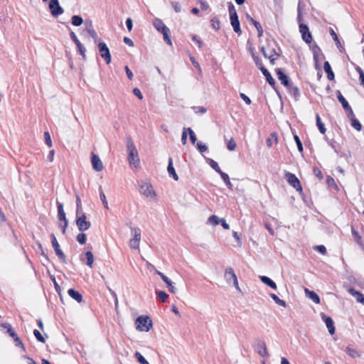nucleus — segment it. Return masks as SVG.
I'll return each instance as SVG.
<instances>
[{"label": "nucleus", "instance_id": "obj_28", "mask_svg": "<svg viewBox=\"0 0 364 364\" xmlns=\"http://www.w3.org/2000/svg\"><path fill=\"white\" fill-rule=\"evenodd\" d=\"M337 98L339 102L341 104L343 109H350V106L348 104V101L346 100V98L343 96L341 92L339 90H337Z\"/></svg>", "mask_w": 364, "mask_h": 364}, {"label": "nucleus", "instance_id": "obj_10", "mask_svg": "<svg viewBox=\"0 0 364 364\" xmlns=\"http://www.w3.org/2000/svg\"><path fill=\"white\" fill-rule=\"evenodd\" d=\"M75 222L77 228L80 232H84L88 230L91 226L90 222L86 220V215L84 213H82V215L80 216L76 217Z\"/></svg>", "mask_w": 364, "mask_h": 364}, {"label": "nucleus", "instance_id": "obj_22", "mask_svg": "<svg viewBox=\"0 0 364 364\" xmlns=\"http://www.w3.org/2000/svg\"><path fill=\"white\" fill-rule=\"evenodd\" d=\"M167 171L170 176H171L175 181L178 180V176L175 171V168L173 165V159L172 158H169L168 164L167 166Z\"/></svg>", "mask_w": 364, "mask_h": 364}, {"label": "nucleus", "instance_id": "obj_64", "mask_svg": "<svg viewBox=\"0 0 364 364\" xmlns=\"http://www.w3.org/2000/svg\"><path fill=\"white\" fill-rule=\"evenodd\" d=\"M133 94L136 96L139 100H142L143 95L140 90L137 87H135L133 89Z\"/></svg>", "mask_w": 364, "mask_h": 364}, {"label": "nucleus", "instance_id": "obj_5", "mask_svg": "<svg viewBox=\"0 0 364 364\" xmlns=\"http://www.w3.org/2000/svg\"><path fill=\"white\" fill-rule=\"evenodd\" d=\"M50 239H51L52 246L54 249V251H55L56 255L58 256V257L60 259V260L62 262L66 263L67 262L66 256L63 253V252L61 250V249L60 247V245L53 233H51Z\"/></svg>", "mask_w": 364, "mask_h": 364}, {"label": "nucleus", "instance_id": "obj_13", "mask_svg": "<svg viewBox=\"0 0 364 364\" xmlns=\"http://www.w3.org/2000/svg\"><path fill=\"white\" fill-rule=\"evenodd\" d=\"M276 74L278 79L280 80L281 84L284 87H287L292 83L289 77L284 73V70L282 68H277Z\"/></svg>", "mask_w": 364, "mask_h": 364}, {"label": "nucleus", "instance_id": "obj_26", "mask_svg": "<svg viewBox=\"0 0 364 364\" xmlns=\"http://www.w3.org/2000/svg\"><path fill=\"white\" fill-rule=\"evenodd\" d=\"M323 69H324V71L327 74V78L329 80H334V77H335L334 73L333 72L330 63L328 61H325L324 62V63H323Z\"/></svg>", "mask_w": 364, "mask_h": 364}, {"label": "nucleus", "instance_id": "obj_8", "mask_svg": "<svg viewBox=\"0 0 364 364\" xmlns=\"http://www.w3.org/2000/svg\"><path fill=\"white\" fill-rule=\"evenodd\" d=\"M285 178L287 179V182L296 191L300 192L302 191V187L300 181L295 174L290 172H286Z\"/></svg>", "mask_w": 364, "mask_h": 364}, {"label": "nucleus", "instance_id": "obj_54", "mask_svg": "<svg viewBox=\"0 0 364 364\" xmlns=\"http://www.w3.org/2000/svg\"><path fill=\"white\" fill-rule=\"evenodd\" d=\"M196 146L198 150L200 153H203L208 150V146L205 144H203L201 141H198L196 144Z\"/></svg>", "mask_w": 364, "mask_h": 364}, {"label": "nucleus", "instance_id": "obj_24", "mask_svg": "<svg viewBox=\"0 0 364 364\" xmlns=\"http://www.w3.org/2000/svg\"><path fill=\"white\" fill-rule=\"evenodd\" d=\"M310 48L313 53L314 60L315 62L316 66L318 67V53L321 51V48L316 43H314L313 45L310 46Z\"/></svg>", "mask_w": 364, "mask_h": 364}, {"label": "nucleus", "instance_id": "obj_45", "mask_svg": "<svg viewBox=\"0 0 364 364\" xmlns=\"http://www.w3.org/2000/svg\"><path fill=\"white\" fill-rule=\"evenodd\" d=\"M351 126L357 131H360L362 129V124L356 118L351 119Z\"/></svg>", "mask_w": 364, "mask_h": 364}, {"label": "nucleus", "instance_id": "obj_20", "mask_svg": "<svg viewBox=\"0 0 364 364\" xmlns=\"http://www.w3.org/2000/svg\"><path fill=\"white\" fill-rule=\"evenodd\" d=\"M154 26L155 28L161 33L164 32H170L169 28L164 24L162 20L159 18H156L154 20Z\"/></svg>", "mask_w": 364, "mask_h": 364}, {"label": "nucleus", "instance_id": "obj_39", "mask_svg": "<svg viewBox=\"0 0 364 364\" xmlns=\"http://www.w3.org/2000/svg\"><path fill=\"white\" fill-rule=\"evenodd\" d=\"M211 26L213 29L218 31L220 29V21L218 17L215 16L210 19Z\"/></svg>", "mask_w": 364, "mask_h": 364}, {"label": "nucleus", "instance_id": "obj_58", "mask_svg": "<svg viewBox=\"0 0 364 364\" xmlns=\"http://www.w3.org/2000/svg\"><path fill=\"white\" fill-rule=\"evenodd\" d=\"M187 134H188L187 128H183L181 135V142L183 145L186 144L187 143Z\"/></svg>", "mask_w": 364, "mask_h": 364}, {"label": "nucleus", "instance_id": "obj_53", "mask_svg": "<svg viewBox=\"0 0 364 364\" xmlns=\"http://www.w3.org/2000/svg\"><path fill=\"white\" fill-rule=\"evenodd\" d=\"M228 11L230 16H237V11L235 10V6L232 2L228 3Z\"/></svg>", "mask_w": 364, "mask_h": 364}, {"label": "nucleus", "instance_id": "obj_31", "mask_svg": "<svg viewBox=\"0 0 364 364\" xmlns=\"http://www.w3.org/2000/svg\"><path fill=\"white\" fill-rule=\"evenodd\" d=\"M58 208V218L60 221L68 220L65 216V213L63 209V205L61 203L57 202Z\"/></svg>", "mask_w": 364, "mask_h": 364}, {"label": "nucleus", "instance_id": "obj_44", "mask_svg": "<svg viewBox=\"0 0 364 364\" xmlns=\"http://www.w3.org/2000/svg\"><path fill=\"white\" fill-rule=\"evenodd\" d=\"M329 33H330V35L332 36L333 41H335L337 47L339 48L341 46V41H340L337 34L333 31V29L331 28L329 30Z\"/></svg>", "mask_w": 364, "mask_h": 364}, {"label": "nucleus", "instance_id": "obj_2", "mask_svg": "<svg viewBox=\"0 0 364 364\" xmlns=\"http://www.w3.org/2000/svg\"><path fill=\"white\" fill-rule=\"evenodd\" d=\"M138 331L148 332L152 327V321L148 316H140L135 321Z\"/></svg>", "mask_w": 364, "mask_h": 364}, {"label": "nucleus", "instance_id": "obj_14", "mask_svg": "<svg viewBox=\"0 0 364 364\" xmlns=\"http://www.w3.org/2000/svg\"><path fill=\"white\" fill-rule=\"evenodd\" d=\"M156 273L161 277L163 282L166 284L168 291L171 293H176V289L173 286V284L171 282V280L168 277H167L164 273L161 272L159 270H156Z\"/></svg>", "mask_w": 364, "mask_h": 364}, {"label": "nucleus", "instance_id": "obj_29", "mask_svg": "<svg viewBox=\"0 0 364 364\" xmlns=\"http://www.w3.org/2000/svg\"><path fill=\"white\" fill-rule=\"evenodd\" d=\"M261 282L273 289H277V287L276 283L269 277L267 276H260Z\"/></svg>", "mask_w": 364, "mask_h": 364}, {"label": "nucleus", "instance_id": "obj_30", "mask_svg": "<svg viewBox=\"0 0 364 364\" xmlns=\"http://www.w3.org/2000/svg\"><path fill=\"white\" fill-rule=\"evenodd\" d=\"M261 72L262 73V74L264 75V76L266 78V80L267 82L272 87L274 88V85H275V80L272 77V75L270 74V73L268 71V70L264 68L263 69H262Z\"/></svg>", "mask_w": 364, "mask_h": 364}, {"label": "nucleus", "instance_id": "obj_50", "mask_svg": "<svg viewBox=\"0 0 364 364\" xmlns=\"http://www.w3.org/2000/svg\"><path fill=\"white\" fill-rule=\"evenodd\" d=\"M222 179L225 183L226 186L229 189L232 190V184L231 183L229 176L227 173L225 176L222 175Z\"/></svg>", "mask_w": 364, "mask_h": 364}, {"label": "nucleus", "instance_id": "obj_57", "mask_svg": "<svg viewBox=\"0 0 364 364\" xmlns=\"http://www.w3.org/2000/svg\"><path fill=\"white\" fill-rule=\"evenodd\" d=\"M190 60L191 61L193 65L198 69L199 73H201V68L200 67L199 63L196 61V58L193 56H190Z\"/></svg>", "mask_w": 364, "mask_h": 364}, {"label": "nucleus", "instance_id": "obj_63", "mask_svg": "<svg viewBox=\"0 0 364 364\" xmlns=\"http://www.w3.org/2000/svg\"><path fill=\"white\" fill-rule=\"evenodd\" d=\"M162 34L164 40L166 42V43L171 46L172 43L169 36V32H164Z\"/></svg>", "mask_w": 364, "mask_h": 364}, {"label": "nucleus", "instance_id": "obj_27", "mask_svg": "<svg viewBox=\"0 0 364 364\" xmlns=\"http://www.w3.org/2000/svg\"><path fill=\"white\" fill-rule=\"evenodd\" d=\"M306 296L312 300L315 304H320L321 300L319 296L314 291H311L308 289H305Z\"/></svg>", "mask_w": 364, "mask_h": 364}, {"label": "nucleus", "instance_id": "obj_15", "mask_svg": "<svg viewBox=\"0 0 364 364\" xmlns=\"http://www.w3.org/2000/svg\"><path fill=\"white\" fill-rule=\"evenodd\" d=\"M321 318L322 320L325 322L329 333L331 335H333L335 333L336 328L334 326V322L333 319L330 316H328L324 314H321Z\"/></svg>", "mask_w": 364, "mask_h": 364}, {"label": "nucleus", "instance_id": "obj_46", "mask_svg": "<svg viewBox=\"0 0 364 364\" xmlns=\"http://www.w3.org/2000/svg\"><path fill=\"white\" fill-rule=\"evenodd\" d=\"M294 141H295V142L296 144L298 151L299 152H302L303 150H304L303 144H302V142L300 140V138L299 137V136L296 135V134H294Z\"/></svg>", "mask_w": 364, "mask_h": 364}, {"label": "nucleus", "instance_id": "obj_35", "mask_svg": "<svg viewBox=\"0 0 364 364\" xmlns=\"http://www.w3.org/2000/svg\"><path fill=\"white\" fill-rule=\"evenodd\" d=\"M351 232H352L353 236L355 238V242L358 243V245H359L360 246H363L362 237L358 233V232L357 230H355L353 228H352Z\"/></svg>", "mask_w": 364, "mask_h": 364}, {"label": "nucleus", "instance_id": "obj_48", "mask_svg": "<svg viewBox=\"0 0 364 364\" xmlns=\"http://www.w3.org/2000/svg\"><path fill=\"white\" fill-rule=\"evenodd\" d=\"M256 66L260 70H262V69L264 68L265 67L262 64V61L261 60V58L259 57H258L257 55L255 56L252 58Z\"/></svg>", "mask_w": 364, "mask_h": 364}, {"label": "nucleus", "instance_id": "obj_34", "mask_svg": "<svg viewBox=\"0 0 364 364\" xmlns=\"http://www.w3.org/2000/svg\"><path fill=\"white\" fill-rule=\"evenodd\" d=\"M71 23L75 26H80L83 23V18L78 15H74L71 18Z\"/></svg>", "mask_w": 364, "mask_h": 364}, {"label": "nucleus", "instance_id": "obj_23", "mask_svg": "<svg viewBox=\"0 0 364 364\" xmlns=\"http://www.w3.org/2000/svg\"><path fill=\"white\" fill-rule=\"evenodd\" d=\"M289 94L294 98L295 100H298L300 97V92L298 87L294 86L292 83L287 87Z\"/></svg>", "mask_w": 364, "mask_h": 364}, {"label": "nucleus", "instance_id": "obj_4", "mask_svg": "<svg viewBox=\"0 0 364 364\" xmlns=\"http://www.w3.org/2000/svg\"><path fill=\"white\" fill-rule=\"evenodd\" d=\"M133 237L129 240V246L132 249H139L141 240V230L139 228H131Z\"/></svg>", "mask_w": 364, "mask_h": 364}, {"label": "nucleus", "instance_id": "obj_9", "mask_svg": "<svg viewBox=\"0 0 364 364\" xmlns=\"http://www.w3.org/2000/svg\"><path fill=\"white\" fill-rule=\"evenodd\" d=\"M299 32L301 34L302 40L307 44H310L312 42V35L309 31V28L307 24L300 23Z\"/></svg>", "mask_w": 364, "mask_h": 364}, {"label": "nucleus", "instance_id": "obj_33", "mask_svg": "<svg viewBox=\"0 0 364 364\" xmlns=\"http://www.w3.org/2000/svg\"><path fill=\"white\" fill-rule=\"evenodd\" d=\"M316 126L321 134H325L326 129L325 127V124L322 122L319 114L317 113L316 114Z\"/></svg>", "mask_w": 364, "mask_h": 364}, {"label": "nucleus", "instance_id": "obj_16", "mask_svg": "<svg viewBox=\"0 0 364 364\" xmlns=\"http://www.w3.org/2000/svg\"><path fill=\"white\" fill-rule=\"evenodd\" d=\"M91 162L92 168L96 171H101L103 169V164L100 157L92 153Z\"/></svg>", "mask_w": 364, "mask_h": 364}, {"label": "nucleus", "instance_id": "obj_56", "mask_svg": "<svg viewBox=\"0 0 364 364\" xmlns=\"http://www.w3.org/2000/svg\"><path fill=\"white\" fill-rule=\"evenodd\" d=\"M44 139L46 144L49 146H52V140L50 134L48 132H44Z\"/></svg>", "mask_w": 364, "mask_h": 364}, {"label": "nucleus", "instance_id": "obj_11", "mask_svg": "<svg viewBox=\"0 0 364 364\" xmlns=\"http://www.w3.org/2000/svg\"><path fill=\"white\" fill-rule=\"evenodd\" d=\"M48 6L53 16H58L64 12V10L60 5L58 0H50Z\"/></svg>", "mask_w": 364, "mask_h": 364}, {"label": "nucleus", "instance_id": "obj_59", "mask_svg": "<svg viewBox=\"0 0 364 364\" xmlns=\"http://www.w3.org/2000/svg\"><path fill=\"white\" fill-rule=\"evenodd\" d=\"M302 12H301V6H300V3L298 5V8H297V17H296V20L299 23V26L300 25V23H302Z\"/></svg>", "mask_w": 364, "mask_h": 364}, {"label": "nucleus", "instance_id": "obj_43", "mask_svg": "<svg viewBox=\"0 0 364 364\" xmlns=\"http://www.w3.org/2000/svg\"><path fill=\"white\" fill-rule=\"evenodd\" d=\"M134 356L140 364H149V362L139 352L136 351L134 354Z\"/></svg>", "mask_w": 364, "mask_h": 364}, {"label": "nucleus", "instance_id": "obj_17", "mask_svg": "<svg viewBox=\"0 0 364 364\" xmlns=\"http://www.w3.org/2000/svg\"><path fill=\"white\" fill-rule=\"evenodd\" d=\"M85 31L90 34L92 38L94 40L95 43H96L98 40V36L97 32L95 31L93 28V25L91 21H86L85 22Z\"/></svg>", "mask_w": 364, "mask_h": 364}, {"label": "nucleus", "instance_id": "obj_6", "mask_svg": "<svg viewBox=\"0 0 364 364\" xmlns=\"http://www.w3.org/2000/svg\"><path fill=\"white\" fill-rule=\"evenodd\" d=\"M97 48L100 53V56L105 60L107 64H109L112 60L109 49L105 42H100Z\"/></svg>", "mask_w": 364, "mask_h": 364}, {"label": "nucleus", "instance_id": "obj_60", "mask_svg": "<svg viewBox=\"0 0 364 364\" xmlns=\"http://www.w3.org/2000/svg\"><path fill=\"white\" fill-rule=\"evenodd\" d=\"M208 164L215 171H216L219 167L218 164L214 161L213 159H208Z\"/></svg>", "mask_w": 364, "mask_h": 364}, {"label": "nucleus", "instance_id": "obj_12", "mask_svg": "<svg viewBox=\"0 0 364 364\" xmlns=\"http://www.w3.org/2000/svg\"><path fill=\"white\" fill-rule=\"evenodd\" d=\"M139 192L146 197L153 198L156 196L151 184L142 183L139 185Z\"/></svg>", "mask_w": 364, "mask_h": 364}, {"label": "nucleus", "instance_id": "obj_41", "mask_svg": "<svg viewBox=\"0 0 364 364\" xmlns=\"http://www.w3.org/2000/svg\"><path fill=\"white\" fill-rule=\"evenodd\" d=\"M220 219L215 215H210L208 219V223L213 225H218L220 224Z\"/></svg>", "mask_w": 364, "mask_h": 364}, {"label": "nucleus", "instance_id": "obj_52", "mask_svg": "<svg viewBox=\"0 0 364 364\" xmlns=\"http://www.w3.org/2000/svg\"><path fill=\"white\" fill-rule=\"evenodd\" d=\"M33 334L38 341L41 343H45V338L38 330L35 329L33 331Z\"/></svg>", "mask_w": 364, "mask_h": 364}, {"label": "nucleus", "instance_id": "obj_32", "mask_svg": "<svg viewBox=\"0 0 364 364\" xmlns=\"http://www.w3.org/2000/svg\"><path fill=\"white\" fill-rule=\"evenodd\" d=\"M1 326L5 329H6L8 334L14 338L16 337L17 334L15 333L14 330L13 329L11 325L9 323H4L1 324Z\"/></svg>", "mask_w": 364, "mask_h": 364}, {"label": "nucleus", "instance_id": "obj_25", "mask_svg": "<svg viewBox=\"0 0 364 364\" xmlns=\"http://www.w3.org/2000/svg\"><path fill=\"white\" fill-rule=\"evenodd\" d=\"M68 294L72 299H73L78 303H80L82 301V294L78 291H76L74 289H70L68 291Z\"/></svg>", "mask_w": 364, "mask_h": 364}, {"label": "nucleus", "instance_id": "obj_18", "mask_svg": "<svg viewBox=\"0 0 364 364\" xmlns=\"http://www.w3.org/2000/svg\"><path fill=\"white\" fill-rule=\"evenodd\" d=\"M348 292L355 299L357 302L364 304V295L362 293L353 287L349 288Z\"/></svg>", "mask_w": 364, "mask_h": 364}, {"label": "nucleus", "instance_id": "obj_40", "mask_svg": "<svg viewBox=\"0 0 364 364\" xmlns=\"http://www.w3.org/2000/svg\"><path fill=\"white\" fill-rule=\"evenodd\" d=\"M346 353L348 355H350V357L354 358L360 356V354L358 353V352L355 349L352 348L350 347L346 348Z\"/></svg>", "mask_w": 364, "mask_h": 364}, {"label": "nucleus", "instance_id": "obj_55", "mask_svg": "<svg viewBox=\"0 0 364 364\" xmlns=\"http://www.w3.org/2000/svg\"><path fill=\"white\" fill-rule=\"evenodd\" d=\"M236 143L233 138H231L230 140L228 141L227 144V147L230 151H233L236 148Z\"/></svg>", "mask_w": 364, "mask_h": 364}, {"label": "nucleus", "instance_id": "obj_1", "mask_svg": "<svg viewBox=\"0 0 364 364\" xmlns=\"http://www.w3.org/2000/svg\"><path fill=\"white\" fill-rule=\"evenodd\" d=\"M125 142L128 151L127 159L130 165H134L136 166V165H138L139 163V157L134 141L131 136H127L126 138Z\"/></svg>", "mask_w": 364, "mask_h": 364}, {"label": "nucleus", "instance_id": "obj_42", "mask_svg": "<svg viewBox=\"0 0 364 364\" xmlns=\"http://www.w3.org/2000/svg\"><path fill=\"white\" fill-rule=\"evenodd\" d=\"M99 190H100V200H102L105 208L106 209H109L108 203H107V201L106 200L105 194L103 192L102 188L101 186L100 187Z\"/></svg>", "mask_w": 364, "mask_h": 364}, {"label": "nucleus", "instance_id": "obj_36", "mask_svg": "<svg viewBox=\"0 0 364 364\" xmlns=\"http://www.w3.org/2000/svg\"><path fill=\"white\" fill-rule=\"evenodd\" d=\"M156 294L157 295V298L162 302H165L167 301L168 295V294L162 290H156Z\"/></svg>", "mask_w": 364, "mask_h": 364}, {"label": "nucleus", "instance_id": "obj_38", "mask_svg": "<svg viewBox=\"0 0 364 364\" xmlns=\"http://www.w3.org/2000/svg\"><path fill=\"white\" fill-rule=\"evenodd\" d=\"M270 297L273 299V301L278 305L286 307L287 303L285 301L280 299L275 294H270Z\"/></svg>", "mask_w": 364, "mask_h": 364}, {"label": "nucleus", "instance_id": "obj_49", "mask_svg": "<svg viewBox=\"0 0 364 364\" xmlns=\"http://www.w3.org/2000/svg\"><path fill=\"white\" fill-rule=\"evenodd\" d=\"M187 130H188L190 140H191V143L193 144H194L197 141L196 136L191 128L188 127V128H187Z\"/></svg>", "mask_w": 364, "mask_h": 364}, {"label": "nucleus", "instance_id": "obj_51", "mask_svg": "<svg viewBox=\"0 0 364 364\" xmlns=\"http://www.w3.org/2000/svg\"><path fill=\"white\" fill-rule=\"evenodd\" d=\"M170 4L176 13L181 11V6L178 1H171Z\"/></svg>", "mask_w": 364, "mask_h": 364}, {"label": "nucleus", "instance_id": "obj_7", "mask_svg": "<svg viewBox=\"0 0 364 364\" xmlns=\"http://www.w3.org/2000/svg\"><path fill=\"white\" fill-rule=\"evenodd\" d=\"M224 277L228 284H231L232 282V284L236 287V289L240 291V289L238 286L237 276L232 267H228L225 269Z\"/></svg>", "mask_w": 364, "mask_h": 364}, {"label": "nucleus", "instance_id": "obj_47", "mask_svg": "<svg viewBox=\"0 0 364 364\" xmlns=\"http://www.w3.org/2000/svg\"><path fill=\"white\" fill-rule=\"evenodd\" d=\"M77 240L80 245H84L86 242L87 240V236L86 234H85L83 232L81 233H79L77 235Z\"/></svg>", "mask_w": 364, "mask_h": 364}, {"label": "nucleus", "instance_id": "obj_21", "mask_svg": "<svg viewBox=\"0 0 364 364\" xmlns=\"http://www.w3.org/2000/svg\"><path fill=\"white\" fill-rule=\"evenodd\" d=\"M246 18L250 22H251L253 24V26H255V27L256 28L258 33V37H261L263 34V29L261 24L258 21L255 20L252 17H251V16L249 14H246Z\"/></svg>", "mask_w": 364, "mask_h": 364}, {"label": "nucleus", "instance_id": "obj_19", "mask_svg": "<svg viewBox=\"0 0 364 364\" xmlns=\"http://www.w3.org/2000/svg\"><path fill=\"white\" fill-rule=\"evenodd\" d=\"M230 20L234 31L240 36L242 33V30L238 16H230Z\"/></svg>", "mask_w": 364, "mask_h": 364}, {"label": "nucleus", "instance_id": "obj_37", "mask_svg": "<svg viewBox=\"0 0 364 364\" xmlns=\"http://www.w3.org/2000/svg\"><path fill=\"white\" fill-rule=\"evenodd\" d=\"M85 255L87 259L86 264L89 267H92L93 262H94V256H93L92 252L91 251H87L85 252Z\"/></svg>", "mask_w": 364, "mask_h": 364}, {"label": "nucleus", "instance_id": "obj_3", "mask_svg": "<svg viewBox=\"0 0 364 364\" xmlns=\"http://www.w3.org/2000/svg\"><path fill=\"white\" fill-rule=\"evenodd\" d=\"M254 350L261 357H269V354L267 351L266 343L263 340L256 339L253 344Z\"/></svg>", "mask_w": 364, "mask_h": 364}, {"label": "nucleus", "instance_id": "obj_62", "mask_svg": "<svg viewBox=\"0 0 364 364\" xmlns=\"http://www.w3.org/2000/svg\"><path fill=\"white\" fill-rule=\"evenodd\" d=\"M198 2L200 4L202 10L205 11L209 8V5L207 1L204 0H198Z\"/></svg>", "mask_w": 364, "mask_h": 364}, {"label": "nucleus", "instance_id": "obj_61", "mask_svg": "<svg viewBox=\"0 0 364 364\" xmlns=\"http://www.w3.org/2000/svg\"><path fill=\"white\" fill-rule=\"evenodd\" d=\"M38 249L40 250L41 251V255L45 258V259L47 261V262H49V258H48V255L44 252L43 250V246L39 242L38 244Z\"/></svg>", "mask_w": 364, "mask_h": 364}]
</instances>
